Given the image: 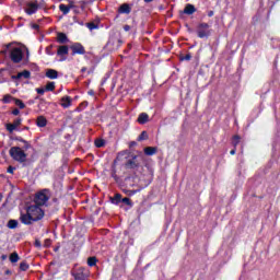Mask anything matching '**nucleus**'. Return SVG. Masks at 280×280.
Here are the masks:
<instances>
[{"label": "nucleus", "instance_id": "nucleus-34", "mask_svg": "<svg viewBox=\"0 0 280 280\" xmlns=\"http://www.w3.org/2000/svg\"><path fill=\"white\" fill-rule=\"evenodd\" d=\"M86 106H89V103L88 102H83L81 103V105L77 108V110H84V108H86Z\"/></svg>", "mask_w": 280, "mask_h": 280}, {"label": "nucleus", "instance_id": "nucleus-19", "mask_svg": "<svg viewBox=\"0 0 280 280\" xmlns=\"http://www.w3.org/2000/svg\"><path fill=\"white\" fill-rule=\"evenodd\" d=\"M144 154H147V156H153V154H156V148H154V147H147L144 149Z\"/></svg>", "mask_w": 280, "mask_h": 280}, {"label": "nucleus", "instance_id": "nucleus-24", "mask_svg": "<svg viewBox=\"0 0 280 280\" xmlns=\"http://www.w3.org/2000/svg\"><path fill=\"white\" fill-rule=\"evenodd\" d=\"M112 202H113L114 205H119V202H121V195L116 194V195L114 196V198L112 199Z\"/></svg>", "mask_w": 280, "mask_h": 280}, {"label": "nucleus", "instance_id": "nucleus-15", "mask_svg": "<svg viewBox=\"0 0 280 280\" xmlns=\"http://www.w3.org/2000/svg\"><path fill=\"white\" fill-rule=\"evenodd\" d=\"M194 12H196V7H194V4H186L184 9V14L191 15L194 14Z\"/></svg>", "mask_w": 280, "mask_h": 280}, {"label": "nucleus", "instance_id": "nucleus-8", "mask_svg": "<svg viewBox=\"0 0 280 280\" xmlns=\"http://www.w3.org/2000/svg\"><path fill=\"white\" fill-rule=\"evenodd\" d=\"M57 55L59 56L60 60H67V56H69V47L60 46L58 48Z\"/></svg>", "mask_w": 280, "mask_h": 280}, {"label": "nucleus", "instance_id": "nucleus-37", "mask_svg": "<svg viewBox=\"0 0 280 280\" xmlns=\"http://www.w3.org/2000/svg\"><path fill=\"white\" fill-rule=\"evenodd\" d=\"M88 27H89V30H91V31L97 30V25H95V23H88Z\"/></svg>", "mask_w": 280, "mask_h": 280}, {"label": "nucleus", "instance_id": "nucleus-48", "mask_svg": "<svg viewBox=\"0 0 280 280\" xmlns=\"http://www.w3.org/2000/svg\"><path fill=\"white\" fill-rule=\"evenodd\" d=\"M84 71H86V68H85V67L81 69V72H82V73H84Z\"/></svg>", "mask_w": 280, "mask_h": 280}, {"label": "nucleus", "instance_id": "nucleus-14", "mask_svg": "<svg viewBox=\"0 0 280 280\" xmlns=\"http://www.w3.org/2000/svg\"><path fill=\"white\" fill-rule=\"evenodd\" d=\"M46 77H48L49 80H56L58 78V71H56L54 69H49L46 72Z\"/></svg>", "mask_w": 280, "mask_h": 280}, {"label": "nucleus", "instance_id": "nucleus-50", "mask_svg": "<svg viewBox=\"0 0 280 280\" xmlns=\"http://www.w3.org/2000/svg\"><path fill=\"white\" fill-rule=\"evenodd\" d=\"M81 244H84V240L81 238Z\"/></svg>", "mask_w": 280, "mask_h": 280}, {"label": "nucleus", "instance_id": "nucleus-21", "mask_svg": "<svg viewBox=\"0 0 280 280\" xmlns=\"http://www.w3.org/2000/svg\"><path fill=\"white\" fill-rule=\"evenodd\" d=\"M126 167H127V170H135V167H137V162H135V160H129L126 163Z\"/></svg>", "mask_w": 280, "mask_h": 280}, {"label": "nucleus", "instance_id": "nucleus-27", "mask_svg": "<svg viewBox=\"0 0 280 280\" xmlns=\"http://www.w3.org/2000/svg\"><path fill=\"white\" fill-rule=\"evenodd\" d=\"M105 144H106V142L102 139L95 140V147L96 148H104Z\"/></svg>", "mask_w": 280, "mask_h": 280}, {"label": "nucleus", "instance_id": "nucleus-4", "mask_svg": "<svg viewBox=\"0 0 280 280\" xmlns=\"http://www.w3.org/2000/svg\"><path fill=\"white\" fill-rule=\"evenodd\" d=\"M49 200V190L45 189L36 194L35 205L37 207H43Z\"/></svg>", "mask_w": 280, "mask_h": 280}, {"label": "nucleus", "instance_id": "nucleus-11", "mask_svg": "<svg viewBox=\"0 0 280 280\" xmlns=\"http://www.w3.org/2000/svg\"><path fill=\"white\" fill-rule=\"evenodd\" d=\"M119 14H130L132 12V9L130 8V4L124 3L118 9Z\"/></svg>", "mask_w": 280, "mask_h": 280}, {"label": "nucleus", "instance_id": "nucleus-22", "mask_svg": "<svg viewBox=\"0 0 280 280\" xmlns=\"http://www.w3.org/2000/svg\"><path fill=\"white\" fill-rule=\"evenodd\" d=\"M16 226H19V221H16V220H10V221L8 222V228H9V229H16Z\"/></svg>", "mask_w": 280, "mask_h": 280}, {"label": "nucleus", "instance_id": "nucleus-46", "mask_svg": "<svg viewBox=\"0 0 280 280\" xmlns=\"http://www.w3.org/2000/svg\"><path fill=\"white\" fill-rule=\"evenodd\" d=\"M230 154H232V155L235 154V149L231 150Z\"/></svg>", "mask_w": 280, "mask_h": 280}, {"label": "nucleus", "instance_id": "nucleus-43", "mask_svg": "<svg viewBox=\"0 0 280 280\" xmlns=\"http://www.w3.org/2000/svg\"><path fill=\"white\" fill-rule=\"evenodd\" d=\"M213 14H214L213 11H209V12H208V16H210V18L213 16Z\"/></svg>", "mask_w": 280, "mask_h": 280}, {"label": "nucleus", "instance_id": "nucleus-29", "mask_svg": "<svg viewBox=\"0 0 280 280\" xmlns=\"http://www.w3.org/2000/svg\"><path fill=\"white\" fill-rule=\"evenodd\" d=\"M14 102H15V105L19 106V108H22V109L25 108V103L23 101L15 98Z\"/></svg>", "mask_w": 280, "mask_h": 280}, {"label": "nucleus", "instance_id": "nucleus-32", "mask_svg": "<svg viewBox=\"0 0 280 280\" xmlns=\"http://www.w3.org/2000/svg\"><path fill=\"white\" fill-rule=\"evenodd\" d=\"M30 268V265H27V262L23 261L20 264V269L25 271Z\"/></svg>", "mask_w": 280, "mask_h": 280}, {"label": "nucleus", "instance_id": "nucleus-1", "mask_svg": "<svg viewBox=\"0 0 280 280\" xmlns=\"http://www.w3.org/2000/svg\"><path fill=\"white\" fill-rule=\"evenodd\" d=\"M23 51H26L27 57L30 56V50L25 46L8 44L1 54H9L12 62L19 63L21 60H23Z\"/></svg>", "mask_w": 280, "mask_h": 280}, {"label": "nucleus", "instance_id": "nucleus-44", "mask_svg": "<svg viewBox=\"0 0 280 280\" xmlns=\"http://www.w3.org/2000/svg\"><path fill=\"white\" fill-rule=\"evenodd\" d=\"M88 93L89 95H95V92H93V90L89 91Z\"/></svg>", "mask_w": 280, "mask_h": 280}, {"label": "nucleus", "instance_id": "nucleus-25", "mask_svg": "<svg viewBox=\"0 0 280 280\" xmlns=\"http://www.w3.org/2000/svg\"><path fill=\"white\" fill-rule=\"evenodd\" d=\"M10 261L12 264H16V261H19V254H16V253L11 254Z\"/></svg>", "mask_w": 280, "mask_h": 280}, {"label": "nucleus", "instance_id": "nucleus-6", "mask_svg": "<svg viewBox=\"0 0 280 280\" xmlns=\"http://www.w3.org/2000/svg\"><path fill=\"white\" fill-rule=\"evenodd\" d=\"M71 51L72 56L79 55V56H84L86 54V49H84V46L80 43H73L71 45Z\"/></svg>", "mask_w": 280, "mask_h": 280}, {"label": "nucleus", "instance_id": "nucleus-3", "mask_svg": "<svg viewBox=\"0 0 280 280\" xmlns=\"http://www.w3.org/2000/svg\"><path fill=\"white\" fill-rule=\"evenodd\" d=\"M9 154L11 158H13L14 161H18L19 163H25V160L27 159L25 151L19 147L11 148Z\"/></svg>", "mask_w": 280, "mask_h": 280}, {"label": "nucleus", "instance_id": "nucleus-2", "mask_svg": "<svg viewBox=\"0 0 280 280\" xmlns=\"http://www.w3.org/2000/svg\"><path fill=\"white\" fill-rule=\"evenodd\" d=\"M27 213L28 215H31L34 222H37V220H43V218L45 217V211L43 210V208L36 205L30 206L27 208Z\"/></svg>", "mask_w": 280, "mask_h": 280}, {"label": "nucleus", "instance_id": "nucleus-17", "mask_svg": "<svg viewBox=\"0 0 280 280\" xmlns=\"http://www.w3.org/2000/svg\"><path fill=\"white\" fill-rule=\"evenodd\" d=\"M57 40L58 43H61V44L69 43V38L65 33H59L57 36Z\"/></svg>", "mask_w": 280, "mask_h": 280}, {"label": "nucleus", "instance_id": "nucleus-36", "mask_svg": "<svg viewBox=\"0 0 280 280\" xmlns=\"http://www.w3.org/2000/svg\"><path fill=\"white\" fill-rule=\"evenodd\" d=\"M237 143H240V136H234L233 137V145L237 147Z\"/></svg>", "mask_w": 280, "mask_h": 280}, {"label": "nucleus", "instance_id": "nucleus-9", "mask_svg": "<svg viewBox=\"0 0 280 280\" xmlns=\"http://www.w3.org/2000/svg\"><path fill=\"white\" fill-rule=\"evenodd\" d=\"M38 10V4L36 2H30L26 4L25 12L26 14H35V12Z\"/></svg>", "mask_w": 280, "mask_h": 280}, {"label": "nucleus", "instance_id": "nucleus-26", "mask_svg": "<svg viewBox=\"0 0 280 280\" xmlns=\"http://www.w3.org/2000/svg\"><path fill=\"white\" fill-rule=\"evenodd\" d=\"M120 202H122V205H127V207H132V201L128 197L122 198Z\"/></svg>", "mask_w": 280, "mask_h": 280}, {"label": "nucleus", "instance_id": "nucleus-20", "mask_svg": "<svg viewBox=\"0 0 280 280\" xmlns=\"http://www.w3.org/2000/svg\"><path fill=\"white\" fill-rule=\"evenodd\" d=\"M70 104H71V100H70L69 97H63V98L61 100V106H62L63 108H69Z\"/></svg>", "mask_w": 280, "mask_h": 280}, {"label": "nucleus", "instance_id": "nucleus-45", "mask_svg": "<svg viewBox=\"0 0 280 280\" xmlns=\"http://www.w3.org/2000/svg\"><path fill=\"white\" fill-rule=\"evenodd\" d=\"M154 0H144V3H152Z\"/></svg>", "mask_w": 280, "mask_h": 280}, {"label": "nucleus", "instance_id": "nucleus-31", "mask_svg": "<svg viewBox=\"0 0 280 280\" xmlns=\"http://www.w3.org/2000/svg\"><path fill=\"white\" fill-rule=\"evenodd\" d=\"M179 60H182V61H185V60L189 61V60H191V55L188 52V54H186L184 56H180Z\"/></svg>", "mask_w": 280, "mask_h": 280}, {"label": "nucleus", "instance_id": "nucleus-5", "mask_svg": "<svg viewBox=\"0 0 280 280\" xmlns=\"http://www.w3.org/2000/svg\"><path fill=\"white\" fill-rule=\"evenodd\" d=\"M209 24L208 23H200L197 26V36L199 38H209L211 36V31L209 30Z\"/></svg>", "mask_w": 280, "mask_h": 280}, {"label": "nucleus", "instance_id": "nucleus-28", "mask_svg": "<svg viewBox=\"0 0 280 280\" xmlns=\"http://www.w3.org/2000/svg\"><path fill=\"white\" fill-rule=\"evenodd\" d=\"M59 10H61V12H63V14H69V7L66 4H60Z\"/></svg>", "mask_w": 280, "mask_h": 280}, {"label": "nucleus", "instance_id": "nucleus-18", "mask_svg": "<svg viewBox=\"0 0 280 280\" xmlns=\"http://www.w3.org/2000/svg\"><path fill=\"white\" fill-rule=\"evenodd\" d=\"M30 75H31L30 71L24 70V71L18 73V75L15 77V79H16V80H21V78H24L25 80H27V79H30Z\"/></svg>", "mask_w": 280, "mask_h": 280}, {"label": "nucleus", "instance_id": "nucleus-16", "mask_svg": "<svg viewBox=\"0 0 280 280\" xmlns=\"http://www.w3.org/2000/svg\"><path fill=\"white\" fill-rule=\"evenodd\" d=\"M148 119H150V116L147 113H141L138 117V122L148 124Z\"/></svg>", "mask_w": 280, "mask_h": 280}, {"label": "nucleus", "instance_id": "nucleus-13", "mask_svg": "<svg viewBox=\"0 0 280 280\" xmlns=\"http://www.w3.org/2000/svg\"><path fill=\"white\" fill-rule=\"evenodd\" d=\"M36 124L38 128H45V126H47V118H45L44 116H38Z\"/></svg>", "mask_w": 280, "mask_h": 280}, {"label": "nucleus", "instance_id": "nucleus-47", "mask_svg": "<svg viewBox=\"0 0 280 280\" xmlns=\"http://www.w3.org/2000/svg\"><path fill=\"white\" fill-rule=\"evenodd\" d=\"M71 8H72L73 12H77L75 7L73 4L71 5Z\"/></svg>", "mask_w": 280, "mask_h": 280}, {"label": "nucleus", "instance_id": "nucleus-10", "mask_svg": "<svg viewBox=\"0 0 280 280\" xmlns=\"http://www.w3.org/2000/svg\"><path fill=\"white\" fill-rule=\"evenodd\" d=\"M22 121L23 120L21 118H18L13 121V124H7V130L9 132H14V130H16V128H19V126H21Z\"/></svg>", "mask_w": 280, "mask_h": 280}, {"label": "nucleus", "instance_id": "nucleus-7", "mask_svg": "<svg viewBox=\"0 0 280 280\" xmlns=\"http://www.w3.org/2000/svg\"><path fill=\"white\" fill-rule=\"evenodd\" d=\"M72 276L74 280H86V278L89 277V275L85 272V269L82 267L73 271Z\"/></svg>", "mask_w": 280, "mask_h": 280}, {"label": "nucleus", "instance_id": "nucleus-42", "mask_svg": "<svg viewBox=\"0 0 280 280\" xmlns=\"http://www.w3.org/2000/svg\"><path fill=\"white\" fill-rule=\"evenodd\" d=\"M137 194V190H130L129 196H135Z\"/></svg>", "mask_w": 280, "mask_h": 280}, {"label": "nucleus", "instance_id": "nucleus-40", "mask_svg": "<svg viewBox=\"0 0 280 280\" xmlns=\"http://www.w3.org/2000/svg\"><path fill=\"white\" fill-rule=\"evenodd\" d=\"M124 30H125V32H130V25H125Z\"/></svg>", "mask_w": 280, "mask_h": 280}, {"label": "nucleus", "instance_id": "nucleus-12", "mask_svg": "<svg viewBox=\"0 0 280 280\" xmlns=\"http://www.w3.org/2000/svg\"><path fill=\"white\" fill-rule=\"evenodd\" d=\"M21 222L23 224H30L31 222H34V219L32 218V215H30V213L26 212V214L21 215Z\"/></svg>", "mask_w": 280, "mask_h": 280}, {"label": "nucleus", "instance_id": "nucleus-38", "mask_svg": "<svg viewBox=\"0 0 280 280\" xmlns=\"http://www.w3.org/2000/svg\"><path fill=\"white\" fill-rule=\"evenodd\" d=\"M8 173H9V174H14V167L9 166V168H8Z\"/></svg>", "mask_w": 280, "mask_h": 280}, {"label": "nucleus", "instance_id": "nucleus-41", "mask_svg": "<svg viewBox=\"0 0 280 280\" xmlns=\"http://www.w3.org/2000/svg\"><path fill=\"white\" fill-rule=\"evenodd\" d=\"M21 112L19 109H13L12 115H19Z\"/></svg>", "mask_w": 280, "mask_h": 280}, {"label": "nucleus", "instance_id": "nucleus-39", "mask_svg": "<svg viewBox=\"0 0 280 280\" xmlns=\"http://www.w3.org/2000/svg\"><path fill=\"white\" fill-rule=\"evenodd\" d=\"M37 93H38L39 95H43V94L45 93V90H43V89H37Z\"/></svg>", "mask_w": 280, "mask_h": 280}, {"label": "nucleus", "instance_id": "nucleus-35", "mask_svg": "<svg viewBox=\"0 0 280 280\" xmlns=\"http://www.w3.org/2000/svg\"><path fill=\"white\" fill-rule=\"evenodd\" d=\"M3 102H4V104H10V102H12V97L10 95H5L3 97Z\"/></svg>", "mask_w": 280, "mask_h": 280}, {"label": "nucleus", "instance_id": "nucleus-49", "mask_svg": "<svg viewBox=\"0 0 280 280\" xmlns=\"http://www.w3.org/2000/svg\"><path fill=\"white\" fill-rule=\"evenodd\" d=\"M34 30H38V25H33Z\"/></svg>", "mask_w": 280, "mask_h": 280}, {"label": "nucleus", "instance_id": "nucleus-30", "mask_svg": "<svg viewBox=\"0 0 280 280\" xmlns=\"http://www.w3.org/2000/svg\"><path fill=\"white\" fill-rule=\"evenodd\" d=\"M54 89H56V83L54 82L47 83L46 91H54Z\"/></svg>", "mask_w": 280, "mask_h": 280}, {"label": "nucleus", "instance_id": "nucleus-33", "mask_svg": "<svg viewBox=\"0 0 280 280\" xmlns=\"http://www.w3.org/2000/svg\"><path fill=\"white\" fill-rule=\"evenodd\" d=\"M144 139H148V132L142 131L138 138V141H143Z\"/></svg>", "mask_w": 280, "mask_h": 280}, {"label": "nucleus", "instance_id": "nucleus-23", "mask_svg": "<svg viewBox=\"0 0 280 280\" xmlns=\"http://www.w3.org/2000/svg\"><path fill=\"white\" fill-rule=\"evenodd\" d=\"M96 264H97V258L95 257L88 258V266H90L91 268H93V266H95Z\"/></svg>", "mask_w": 280, "mask_h": 280}]
</instances>
